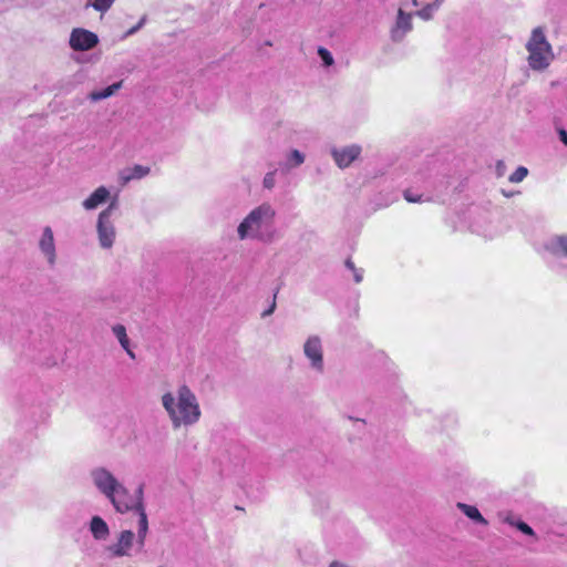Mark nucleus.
Masks as SVG:
<instances>
[{"label": "nucleus", "mask_w": 567, "mask_h": 567, "mask_svg": "<svg viewBox=\"0 0 567 567\" xmlns=\"http://www.w3.org/2000/svg\"><path fill=\"white\" fill-rule=\"evenodd\" d=\"M346 266H347V268H349L350 270H352V272H353V277H354V281H355L357 284L361 282V281H362V279H363V270H362V269H358V268H355L354 264H353L350 259H348V260L346 261Z\"/></svg>", "instance_id": "obj_27"}, {"label": "nucleus", "mask_w": 567, "mask_h": 567, "mask_svg": "<svg viewBox=\"0 0 567 567\" xmlns=\"http://www.w3.org/2000/svg\"><path fill=\"white\" fill-rule=\"evenodd\" d=\"M277 217V208L270 202L254 206L236 226V239L262 244L274 243L278 238Z\"/></svg>", "instance_id": "obj_1"}, {"label": "nucleus", "mask_w": 567, "mask_h": 567, "mask_svg": "<svg viewBox=\"0 0 567 567\" xmlns=\"http://www.w3.org/2000/svg\"><path fill=\"white\" fill-rule=\"evenodd\" d=\"M506 173V165L503 161H497L495 165V174L497 177H503Z\"/></svg>", "instance_id": "obj_29"}, {"label": "nucleus", "mask_w": 567, "mask_h": 567, "mask_svg": "<svg viewBox=\"0 0 567 567\" xmlns=\"http://www.w3.org/2000/svg\"><path fill=\"white\" fill-rule=\"evenodd\" d=\"M419 4V0H402L399 7H402L404 10H406L409 7H417Z\"/></svg>", "instance_id": "obj_30"}, {"label": "nucleus", "mask_w": 567, "mask_h": 567, "mask_svg": "<svg viewBox=\"0 0 567 567\" xmlns=\"http://www.w3.org/2000/svg\"><path fill=\"white\" fill-rule=\"evenodd\" d=\"M302 353L308 361V367L316 373L324 372L323 341L319 334H309L302 344Z\"/></svg>", "instance_id": "obj_7"}, {"label": "nucleus", "mask_w": 567, "mask_h": 567, "mask_svg": "<svg viewBox=\"0 0 567 567\" xmlns=\"http://www.w3.org/2000/svg\"><path fill=\"white\" fill-rule=\"evenodd\" d=\"M144 493H145V483L143 481H140L136 485L134 494H135V496H143Z\"/></svg>", "instance_id": "obj_31"}, {"label": "nucleus", "mask_w": 567, "mask_h": 567, "mask_svg": "<svg viewBox=\"0 0 567 567\" xmlns=\"http://www.w3.org/2000/svg\"><path fill=\"white\" fill-rule=\"evenodd\" d=\"M404 198L409 203H422V202L426 200V199L423 198V195L414 194L412 190H405L404 192Z\"/></svg>", "instance_id": "obj_28"}, {"label": "nucleus", "mask_w": 567, "mask_h": 567, "mask_svg": "<svg viewBox=\"0 0 567 567\" xmlns=\"http://www.w3.org/2000/svg\"><path fill=\"white\" fill-rule=\"evenodd\" d=\"M412 30L413 13L408 12L402 7H399L394 22L390 29L391 40L396 43L402 42Z\"/></svg>", "instance_id": "obj_9"}, {"label": "nucleus", "mask_w": 567, "mask_h": 567, "mask_svg": "<svg viewBox=\"0 0 567 567\" xmlns=\"http://www.w3.org/2000/svg\"><path fill=\"white\" fill-rule=\"evenodd\" d=\"M350 420L354 421V422H360L362 424L365 423V421L363 419H353V417H350Z\"/></svg>", "instance_id": "obj_35"}, {"label": "nucleus", "mask_w": 567, "mask_h": 567, "mask_svg": "<svg viewBox=\"0 0 567 567\" xmlns=\"http://www.w3.org/2000/svg\"><path fill=\"white\" fill-rule=\"evenodd\" d=\"M90 478L95 488L104 496H124L128 494L123 483L106 467L92 468Z\"/></svg>", "instance_id": "obj_4"}, {"label": "nucleus", "mask_w": 567, "mask_h": 567, "mask_svg": "<svg viewBox=\"0 0 567 567\" xmlns=\"http://www.w3.org/2000/svg\"><path fill=\"white\" fill-rule=\"evenodd\" d=\"M161 404L174 430L196 425L202 417V409L195 392L186 384L161 395Z\"/></svg>", "instance_id": "obj_2"}, {"label": "nucleus", "mask_w": 567, "mask_h": 567, "mask_svg": "<svg viewBox=\"0 0 567 567\" xmlns=\"http://www.w3.org/2000/svg\"><path fill=\"white\" fill-rule=\"evenodd\" d=\"M330 567H346V566H344L343 564H341V563L332 561V563L330 564Z\"/></svg>", "instance_id": "obj_34"}, {"label": "nucleus", "mask_w": 567, "mask_h": 567, "mask_svg": "<svg viewBox=\"0 0 567 567\" xmlns=\"http://www.w3.org/2000/svg\"><path fill=\"white\" fill-rule=\"evenodd\" d=\"M498 519L504 524H507L512 527L517 528L519 532H522L523 534H525L527 536H535V532L533 530V528L529 525H527L525 522H523L513 512H501L498 514Z\"/></svg>", "instance_id": "obj_15"}, {"label": "nucleus", "mask_w": 567, "mask_h": 567, "mask_svg": "<svg viewBox=\"0 0 567 567\" xmlns=\"http://www.w3.org/2000/svg\"><path fill=\"white\" fill-rule=\"evenodd\" d=\"M111 501L117 512H132L138 516L137 537L138 544L143 546L148 530V523L142 498H111Z\"/></svg>", "instance_id": "obj_6"}, {"label": "nucleus", "mask_w": 567, "mask_h": 567, "mask_svg": "<svg viewBox=\"0 0 567 567\" xmlns=\"http://www.w3.org/2000/svg\"><path fill=\"white\" fill-rule=\"evenodd\" d=\"M543 249L557 259L567 260V235H554L546 239Z\"/></svg>", "instance_id": "obj_12"}, {"label": "nucleus", "mask_w": 567, "mask_h": 567, "mask_svg": "<svg viewBox=\"0 0 567 567\" xmlns=\"http://www.w3.org/2000/svg\"><path fill=\"white\" fill-rule=\"evenodd\" d=\"M361 154L362 146L355 143L330 150V155L336 166L340 169L350 167L355 161L360 159Z\"/></svg>", "instance_id": "obj_8"}, {"label": "nucleus", "mask_w": 567, "mask_h": 567, "mask_svg": "<svg viewBox=\"0 0 567 567\" xmlns=\"http://www.w3.org/2000/svg\"><path fill=\"white\" fill-rule=\"evenodd\" d=\"M113 204L103 209L96 218V236L99 246L104 250H110L113 248L117 231L114 224V220L112 219V212H113Z\"/></svg>", "instance_id": "obj_5"}, {"label": "nucleus", "mask_w": 567, "mask_h": 567, "mask_svg": "<svg viewBox=\"0 0 567 567\" xmlns=\"http://www.w3.org/2000/svg\"><path fill=\"white\" fill-rule=\"evenodd\" d=\"M274 307H275V305H274V306H272V307H271V308H270V309H269L265 315H269V313H271V312H272V310H274Z\"/></svg>", "instance_id": "obj_36"}, {"label": "nucleus", "mask_w": 567, "mask_h": 567, "mask_svg": "<svg viewBox=\"0 0 567 567\" xmlns=\"http://www.w3.org/2000/svg\"><path fill=\"white\" fill-rule=\"evenodd\" d=\"M235 509H237V511H244V508H243V507H240L239 505H235Z\"/></svg>", "instance_id": "obj_37"}, {"label": "nucleus", "mask_w": 567, "mask_h": 567, "mask_svg": "<svg viewBox=\"0 0 567 567\" xmlns=\"http://www.w3.org/2000/svg\"><path fill=\"white\" fill-rule=\"evenodd\" d=\"M445 0H433L426 3L423 8L415 12V16L423 21H430L433 19L435 12L441 8Z\"/></svg>", "instance_id": "obj_21"}, {"label": "nucleus", "mask_w": 567, "mask_h": 567, "mask_svg": "<svg viewBox=\"0 0 567 567\" xmlns=\"http://www.w3.org/2000/svg\"><path fill=\"white\" fill-rule=\"evenodd\" d=\"M150 167L136 164L132 167H127L121 171L118 174V181L122 185H126L131 181L142 179L146 177L150 174Z\"/></svg>", "instance_id": "obj_16"}, {"label": "nucleus", "mask_w": 567, "mask_h": 567, "mask_svg": "<svg viewBox=\"0 0 567 567\" xmlns=\"http://www.w3.org/2000/svg\"><path fill=\"white\" fill-rule=\"evenodd\" d=\"M122 81L113 83L103 90H95L89 94V99L93 102H97L107 97L113 96L121 87Z\"/></svg>", "instance_id": "obj_20"}, {"label": "nucleus", "mask_w": 567, "mask_h": 567, "mask_svg": "<svg viewBox=\"0 0 567 567\" xmlns=\"http://www.w3.org/2000/svg\"><path fill=\"white\" fill-rule=\"evenodd\" d=\"M526 62L534 72H545L555 60L554 48L547 39L546 29L536 27L525 43Z\"/></svg>", "instance_id": "obj_3"}, {"label": "nucleus", "mask_w": 567, "mask_h": 567, "mask_svg": "<svg viewBox=\"0 0 567 567\" xmlns=\"http://www.w3.org/2000/svg\"><path fill=\"white\" fill-rule=\"evenodd\" d=\"M134 534L131 530H123L120 534L116 544L109 547V550L115 557L128 556V551L133 545Z\"/></svg>", "instance_id": "obj_14"}, {"label": "nucleus", "mask_w": 567, "mask_h": 567, "mask_svg": "<svg viewBox=\"0 0 567 567\" xmlns=\"http://www.w3.org/2000/svg\"><path fill=\"white\" fill-rule=\"evenodd\" d=\"M143 23H144V20H141V21H140V23H138L137 25H135V27L131 28V29L127 31L126 35H132V34H134L137 30H140V28L143 25Z\"/></svg>", "instance_id": "obj_33"}, {"label": "nucleus", "mask_w": 567, "mask_h": 567, "mask_svg": "<svg viewBox=\"0 0 567 567\" xmlns=\"http://www.w3.org/2000/svg\"><path fill=\"white\" fill-rule=\"evenodd\" d=\"M306 156L298 150H291L286 155V161L282 165V171L288 172L292 168L299 167L305 163Z\"/></svg>", "instance_id": "obj_19"}, {"label": "nucleus", "mask_w": 567, "mask_h": 567, "mask_svg": "<svg viewBox=\"0 0 567 567\" xmlns=\"http://www.w3.org/2000/svg\"><path fill=\"white\" fill-rule=\"evenodd\" d=\"M111 197V192L105 186L95 188L87 198L82 202V207L85 210H94L99 206L105 204Z\"/></svg>", "instance_id": "obj_13"}, {"label": "nucleus", "mask_w": 567, "mask_h": 567, "mask_svg": "<svg viewBox=\"0 0 567 567\" xmlns=\"http://www.w3.org/2000/svg\"><path fill=\"white\" fill-rule=\"evenodd\" d=\"M38 248L47 265L53 268L56 265L58 252L53 229L50 226L42 228L38 240Z\"/></svg>", "instance_id": "obj_10"}, {"label": "nucleus", "mask_w": 567, "mask_h": 567, "mask_svg": "<svg viewBox=\"0 0 567 567\" xmlns=\"http://www.w3.org/2000/svg\"><path fill=\"white\" fill-rule=\"evenodd\" d=\"M528 175V169L525 166H519L508 177V181L513 184H518L523 182Z\"/></svg>", "instance_id": "obj_24"}, {"label": "nucleus", "mask_w": 567, "mask_h": 567, "mask_svg": "<svg viewBox=\"0 0 567 567\" xmlns=\"http://www.w3.org/2000/svg\"><path fill=\"white\" fill-rule=\"evenodd\" d=\"M97 43L99 37L83 28H75L70 34L69 44L74 51H89Z\"/></svg>", "instance_id": "obj_11"}, {"label": "nucleus", "mask_w": 567, "mask_h": 567, "mask_svg": "<svg viewBox=\"0 0 567 567\" xmlns=\"http://www.w3.org/2000/svg\"><path fill=\"white\" fill-rule=\"evenodd\" d=\"M90 530L96 540H105L110 535L107 524L100 516L92 517Z\"/></svg>", "instance_id": "obj_17"}, {"label": "nucleus", "mask_w": 567, "mask_h": 567, "mask_svg": "<svg viewBox=\"0 0 567 567\" xmlns=\"http://www.w3.org/2000/svg\"><path fill=\"white\" fill-rule=\"evenodd\" d=\"M456 506L473 522L484 526L487 525V520L482 516L476 506L467 505L464 503H457Z\"/></svg>", "instance_id": "obj_22"}, {"label": "nucleus", "mask_w": 567, "mask_h": 567, "mask_svg": "<svg viewBox=\"0 0 567 567\" xmlns=\"http://www.w3.org/2000/svg\"><path fill=\"white\" fill-rule=\"evenodd\" d=\"M115 0H89V4L96 11L106 12Z\"/></svg>", "instance_id": "obj_26"}, {"label": "nucleus", "mask_w": 567, "mask_h": 567, "mask_svg": "<svg viewBox=\"0 0 567 567\" xmlns=\"http://www.w3.org/2000/svg\"><path fill=\"white\" fill-rule=\"evenodd\" d=\"M318 55L320 56L321 61H322V65L324 68H330L334 64V59L331 54V52L323 48V47H319L318 48Z\"/></svg>", "instance_id": "obj_23"}, {"label": "nucleus", "mask_w": 567, "mask_h": 567, "mask_svg": "<svg viewBox=\"0 0 567 567\" xmlns=\"http://www.w3.org/2000/svg\"><path fill=\"white\" fill-rule=\"evenodd\" d=\"M560 141L567 146V132L564 128L558 131Z\"/></svg>", "instance_id": "obj_32"}, {"label": "nucleus", "mask_w": 567, "mask_h": 567, "mask_svg": "<svg viewBox=\"0 0 567 567\" xmlns=\"http://www.w3.org/2000/svg\"><path fill=\"white\" fill-rule=\"evenodd\" d=\"M112 332L120 342L121 347L128 354V357L131 359H135V353L131 349V342L126 333V328L123 324H115L112 327Z\"/></svg>", "instance_id": "obj_18"}, {"label": "nucleus", "mask_w": 567, "mask_h": 567, "mask_svg": "<svg viewBox=\"0 0 567 567\" xmlns=\"http://www.w3.org/2000/svg\"><path fill=\"white\" fill-rule=\"evenodd\" d=\"M277 169L269 171L265 174L262 179V187L267 190H271L276 186Z\"/></svg>", "instance_id": "obj_25"}]
</instances>
